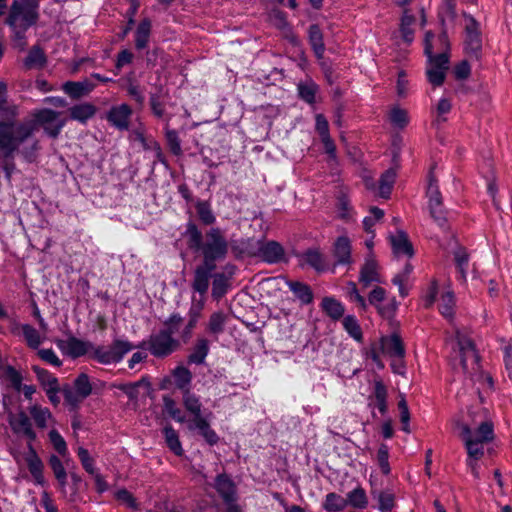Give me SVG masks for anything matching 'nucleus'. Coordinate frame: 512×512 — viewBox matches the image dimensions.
<instances>
[{"label": "nucleus", "instance_id": "obj_1", "mask_svg": "<svg viewBox=\"0 0 512 512\" xmlns=\"http://www.w3.org/2000/svg\"><path fill=\"white\" fill-rule=\"evenodd\" d=\"M183 237L186 245L195 255L201 257V263L195 267L191 287L194 292L204 296L210 285V275L229 254V242L219 227H210L204 232L194 221L185 225Z\"/></svg>", "mask_w": 512, "mask_h": 512}, {"label": "nucleus", "instance_id": "obj_2", "mask_svg": "<svg viewBox=\"0 0 512 512\" xmlns=\"http://www.w3.org/2000/svg\"><path fill=\"white\" fill-rule=\"evenodd\" d=\"M59 112L50 108H42L33 113V118L25 121L13 119L0 121V150L6 159L13 158L14 153L39 126H46L57 121Z\"/></svg>", "mask_w": 512, "mask_h": 512}, {"label": "nucleus", "instance_id": "obj_3", "mask_svg": "<svg viewBox=\"0 0 512 512\" xmlns=\"http://www.w3.org/2000/svg\"><path fill=\"white\" fill-rule=\"evenodd\" d=\"M162 400L164 412L174 421L181 424L187 422L188 430H198L199 435L202 436L210 446H214L219 442L218 434L211 428L209 421L202 415V403L197 394L191 392V390L182 393V404L186 412L192 415L189 421H187L181 409L176 406V401L172 397L164 395Z\"/></svg>", "mask_w": 512, "mask_h": 512}, {"label": "nucleus", "instance_id": "obj_4", "mask_svg": "<svg viewBox=\"0 0 512 512\" xmlns=\"http://www.w3.org/2000/svg\"><path fill=\"white\" fill-rule=\"evenodd\" d=\"M33 0H14L6 24L15 31L18 39L24 37V33L38 20V12Z\"/></svg>", "mask_w": 512, "mask_h": 512}, {"label": "nucleus", "instance_id": "obj_5", "mask_svg": "<svg viewBox=\"0 0 512 512\" xmlns=\"http://www.w3.org/2000/svg\"><path fill=\"white\" fill-rule=\"evenodd\" d=\"M98 386L103 387L104 382L100 380L91 382L90 376L85 372H81L73 380L72 386L66 384L62 387V394L71 410H76L83 400L91 394L97 393Z\"/></svg>", "mask_w": 512, "mask_h": 512}, {"label": "nucleus", "instance_id": "obj_6", "mask_svg": "<svg viewBox=\"0 0 512 512\" xmlns=\"http://www.w3.org/2000/svg\"><path fill=\"white\" fill-rule=\"evenodd\" d=\"M136 347L148 350L157 359H164L179 349L180 342L175 337H171L168 332L158 331L151 334L147 341L140 342Z\"/></svg>", "mask_w": 512, "mask_h": 512}, {"label": "nucleus", "instance_id": "obj_7", "mask_svg": "<svg viewBox=\"0 0 512 512\" xmlns=\"http://www.w3.org/2000/svg\"><path fill=\"white\" fill-rule=\"evenodd\" d=\"M134 348L137 347L128 340L114 339L109 349H105L103 346H96L91 354V358L103 365L119 363Z\"/></svg>", "mask_w": 512, "mask_h": 512}, {"label": "nucleus", "instance_id": "obj_8", "mask_svg": "<svg viewBox=\"0 0 512 512\" xmlns=\"http://www.w3.org/2000/svg\"><path fill=\"white\" fill-rule=\"evenodd\" d=\"M465 26L464 52L471 59L480 60L482 56V33L480 23L472 15L464 14Z\"/></svg>", "mask_w": 512, "mask_h": 512}, {"label": "nucleus", "instance_id": "obj_9", "mask_svg": "<svg viewBox=\"0 0 512 512\" xmlns=\"http://www.w3.org/2000/svg\"><path fill=\"white\" fill-rule=\"evenodd\" d=\"M236 265L228 263L223 272H211L212 279L211 297L213 300H221L231 288V280L236 272Z\"/></svg>", "mask_w": 512, "mask_h": 512}, {"label": "nucleus", "instance_id": "obj_10", "mask_svg": "<svg viewBox=\"0 0 512 512\" xmlns=\"http://www.w3.org/2000/svg\"><path fill=\"white\" fill-rule=\"evenodd\" d=\"M132 115V107L127 103H121L111 106L106 112L105 119L109 125L116 130L128 131L130 129Z\"/></svg>", "mask_w": 512, "mask_h": 512}, {"label": "nucleus", "instance_id": "obj_11", "mask_svg": "<svg viewBox=\"0 0 512 512\" xmlns=\"http://www.w3.org/2000/svg\"><path fill=\"white\" fill-rule=\"evenodd\" d=\"M55 343L63 354L72 359L80 358L86 355L90 350L93 352L94 348H96L92 342L84 341L74 335H70L67 340L58 339Z\"/></svg>", "mask_w": 512, "mask_h": 512}, {"label": "nucleus", "instance_id": "obj_12", "mask_svg": "<svg viewBox=\"0 0 512 512\" xmlns=\"http://www.w3.org/2000/svg\"><path fill=\"white\" fill-rule=\"evenodd\" d=\"M331 253L335 259L333 263L334 268L338 266L350 267L354 263L352 258L351 241L346 235L338 236L335 239L332 245Z\"/></svg>", "mask_w": 512, "mask_h": 512}, {"label": "nucleus", "instance_id": "obj_13", "mask_svg": "<svg viewBox=\"0 0 512 512\" xmlns=\"http://www.w3.org/2000/svg\"><path fill=\"white\" fill-rule=\"evenodd\" d=\"M213 487L224 504L238 501L237 486L227 473L223 472L216 475Z\"/></svg>", "mask_w": 512, "mask_h": 512}, {"label": "nucleus", "instance_id": "obj_14", "mask_svg": "<svg viewBox=\"0 0 512 512\" xmlns=\"http://www.w3.org/2000/svg\"><path fill=\"white\" fill-rule=\"evenodd\" d=\"M388 390L381 379L375 380L373 383V392L368 397V407L372 410L377 409L381 415L388 412Z\"/></svg>", "mask_w": 512, "mask_h": 512}, {"label": "nucleus", "instance_id": "obj_15", "mask_svg": "<svg viewBox=\"0 0 512 512\" xmlns=\"http://www.w3.org/2000/svg\"><path fill=\"white\" fill-rule=\"evenodd\" d=\"M259 255L268 264L287 262L284 247L275 240H269L259 247Z\"/></svg>", "mask_w": 512, "mask_h": 512}, {"label": "nucleus", "instance_id": "obj_16", "mask_svg": "<svg viewBox=\"0 0 512 512\" xmlns=\"http://www.w3.org/2000/svg\"><path fill=\"white\" fill-rule=\"evenodd\" d=\"M433 37L434 34L431 31L426 32L424 39V54L427 56L428 61L432 67L447 71L449 64V53L448 51H444L439 54H433Z\"/></svg>", "mask_w": 512, "mask_h": 512}, {"label": "nucleus", "instance_id": "obj_17", "mask_svg": "<svg viewBox=\"0 0 512 512\" xmlns=\"http://www.w3.org/2000/svg\"><path fill=\"white\" fill-rule=\"evenodd\" d=\"M359 282L364 288L372 283H381V276L378 272V263L372 255L365 258L364 264L360 268Z\"/></svg>", "mask_w": 512, "mask_h": 512}, {"label": "nucleus", "instance_id": "obj_18", "mask_svg": "<svg viewBox=\"0 0 512 512\" xmlns=\"http://www.w3.org/2000/svg\"><path fill=\"white\" fill-rule=\"evenodd\" d=\"M26 463L30 474L32 475L35 484L44 486L45 478L43 475L44 464L38 456L34 446L28 445V456L26 457Z\"/></svg>", "mask_w": 512, "mask_h": 512}, {"label": "nucleus", "instance_id": "obj_19", "mask_svg": "<svg viewBox=\"0 0 512 512\" xmlns=\"http://www.w3.org/2000/svg\"><path fill=\"white\" fill-rule=\"evenodd\" d=\"M380 350L391 357L403 358L405 356V347L401 337L397 333L380 338Z\"/></svg>", "mask_w": 512, "mask_h": 512}, {"label": "nucleus", "instance_id": "obj_20", "mask_svg": "<svg viewBox=\"0 0 512 512\" xmlns=\"http://www.w3.org/2000/svg\"><path fill=\"white\" fill-rule=\"evenodd\" d=\"M285 284L302 306L310 305L314 302L313 290L307 283L287 279Z\"/></svg>", "mask_w": 512, "mask_h": 512}, {"label": "nucleus", "instance_id": "obj_21", "mask_svg": "<svg viewBox=\"0 0 512 512\" xmlns=\"http://www.w3.org/2000/svg\"><path fill=\"white\" fill-rule=\"evenodd\" d=\"M458 346L460 351V363L464 370L468 369V360L471 358L473 362L479 363L480 356L476 350L475 342L467 337H458Z\"/></svg>", "mask_w": 512, "mask_h": 512}, {"label": "nucleus", "instance_id": "obj_22", "mask_svg": "<svg viewBox=\"0 0 512 512\" xmlns=\"http://www.w3.org/2000/svg\"><path fill=\"white\" fill-rule=\"evenodd\" d=\"M210 352V342L207 338H197L191 352L187 356L188 365H203Z\"/></svg>", "mask_w": 512, "mask_h": 512}, {"label": "nucleus", "instance_id": "obj_23", "mask_svg": "<svg viewBox=\"0 0 512 512\" xmlns=\"http://www.w3.org/2000/svg\"><path fill=\"white\" fill-rule=\"evenodd\" d=\"M21 331L22 336L25 339L26 345L33 350L39 348L42 343V338L40 333L30 324H19L15 323L11 327V333L14 335H19Z\"/></svg>", "mask_w": 512, "mask_h": 512}, {"label": "nucleus", "instance_id": "obj_24", "mask_svg": "<svg viewBox=\"0 0 512 512\" xmlns=\"http://www.w3.org/2000/svg\"><path fill=\"white\" fill-rule=\"evenodd\" d=\"M95 87V84L88 80L67 81L63 84L62 89L71 99L77 100L90 94Z\"/></svg>", "mask_w": 512, "mask_h": 512}, {"label": "nucleus", "instance_id": "obj_25", "mask_svg": "<svg viewBox=\"0 0 512 512\" xmlns=\"http://www.w3.org/2000/svg\"><path fill=\"white\" fill-rule=\"evenodd\" d=\"M460 438L464 442V446L467 450V459L480 460L484 456L483 444H479L470 438V427L467 424L460 426Z\"/></svg>", "mask_w": 512, "mask_h": 512}, {"label": "nucleus", "instance_id": "obj_26", "mask_svg": "<svg viewBox=\"0 0 512 512\" xmlns=\"http://www.w3.org/2000/svg\"><path fill=\"white\" fill-rule=\"evenodd\" d=\"M319 91L320 86L311 78L300 81L297 84L298 98L310 106H313L317 102V94Z\"/></svg>", "mask_w": 512, "mask_h": 512}, {"label": "nucleus", "instance_id": "obj_27", "mask_svg": "<svg viewBox=\"0 0 512 512\" xmlns=\"http://www.w3.org/2000/svg\"><path fill=\"white\" fill-rule=\"evenodd\" d=\"M304 264L314 269L317 273H323L328 269L325 255L318 248H308L301 256Z\"/></svg>", "mask_w": 512, "mask_h": 512}, {"label": "nucleus", "instance_id": "obj_28", "mask_svg": "<svg viewBox=\"0 0 512 512\" xmlns=\"http://www.w3.org/2000/svg\"><path fill=\"white\" fill-rule=\"evenodd\" d=\"M308 42L315 57L320 60L324 57L326 50L324 35L318 24H311L308 28Z\"/></svg>", "mask_w": 512, "mask_h": 512}, {"label": "nucleus", "instance_id": "obj_29", "mask_svg": "<svg viewBox=\"0 0 512 512\" xmlns=\"http://www.w3.org/2000/svg\"><path fill=\"white\" fill-rule=\"evenodd\" d=\"M392 250L396 255L412 257L414 248L405 231L399 230L396 235L390 236Z\"/></svg>", "mask_w": 512, "mask_h": 512}, {"label": "nucleus", "instance_id": "obj_30", "mask_svg": "<svg viewBox=\"0 0 512 512\" xmlns=\"http://www.w3.org/2000/svg\"><path fill=\"white\" fill-rule=\"evenodd\" d=\"M171 374L176 389L181 391V393L191 390L193 374L187 367L182 364L177 365L172 369Z\"/></svg>", "mask_w": 512, "mask_h": 512}, {"label": "nucleus", "instance_id": "obj_31", "mask_svg": "<svg viewBox=\"0 0 512 512\" xmlns=\"http://www.w3.org/2000/svg\"><path fill=\"white\" fill-rule=\"evenodd\" d=\"M322 311L333 321H338L344 317L345 306L334 296H326L320 303Z\"/></svg>", "mask_w": 512, "mask_h": 512}, {"label": "nucleus", "instance_id": "obj_32", "mask_svg": "<svg viewBox=\"0 0 512 512\" xmlns=\"http://www.w3.org/2000/svg\"><path fill=\"white\" fill-rule=\"evenodd\" d=\"M97 108L92 103H80L69 108V117L71 120L86 124L96 114Z\"/></svg>", "mask_w": 512, "mask_h": 512}, {"label": "nucleus", "instance_id": "obj_33", "mask_svg": "<svg viewBox=\"0 0 512 512\" xmlns=\"http://www.w3.org/2000/svg\"><path fill=\"white\" fill-rule=\"evenodd\" d=\"M162 434L165 439L166 446L173 452L174 455L181 457L184 454L181 441L179 439L178 432L173 428L171 424H166L162 429Z\"/></svg>", "mask_w": 512, "mask_h": 512}, {"label": "nucleus", "instance_id": "obj_34", "mask_svg": "<svg viewBox=\"0 0 512 512\" xmlns=\"http://www.w3.org/2000/svg\"><path fill=\"white\" fill-rule=\"evenodd\" d=\"M152 29V22L149 18L142 19L135 31V48L143 50L148 46Z\"/></svg>", "mask_w": 512, "mask_h": 512}, {"label": "nucleus", "instance_id": "obj_35", "mask_svg": "<svg viewBox=\"0 0 512 512\" xmlns=\"http://www.w3.org/2000/svg\"><path fill=\"white\" fill-rule=\"evenodd\" d=\"M470 438L471 440L479 443L485 444L491 442L494 439V426L490 421L482 422L475 431H472L470 428Z\"/></svg>", "mask_w": 512, "mask_h": 512}, {"label": "nucleus", "instance_id": "obj_36", "mask_svg": "<svg viewBox=\"0 0 512 512\" xmlns=\"http://www.w3.org/2000/svg\"><path fill=\"white\" fill-rule=\"evenodd\" d=\"M46 63L47 57L44 50L39 45L32 46L24 59V66L27 69L42 68Z\"/></svg>", "mask_w": 512, "mask_h": 512}, {"label": "nucleus", "instance_id": "obj_37", "mask_svg": "<svg viewBox=\"0 0 512 512\" xmlns=\"http://www.w3.org/2000/svg\"><path fill=\"white\" fill-rule=\"evenodd\" d=\"M204 307V303L202 301L197 304H192L188 311V322L186 323L183 331L182 337L189 338L192 335L194 328L197 326V323L201 317V313Z\"/></svg>", "mask_w": 512, "mask_h": 512}, {"label": "nucleus", "instance_id": "obj_38", "mask_svg": "<svg viewBox=\"0 0 512 512\" xmlns=\"http://www.w3.org/2000/svg\"><path fill=\"white\" fill-rule=\"evenodd\" d=\"M195 209L200 222L205 226H211L216 222L211 204L206 200H198L195 204Z\"/></svg>", "mask_w": 512, "mask_h": 512}, {"label": "nucleus", "instance_id": "obj_39", "mask_svg": "<svg viewBox=\"0 0 512 512\" xmlns=\"http://www.w3.org/2000/svg\"><path fill=\"white\" fill-rule=\"evenodd\" d=\"M162 87L158 88V92H151L149 95V106L151 113L157 119H163L166 115V104L161 95Z\"/></svg>", "mask_w": 512, "mask_h": 512}, {"label": "nucleus", "instance_id": "obj_40", "mask_svg": "<svg viewBox=\"0 0 512 512\" xmlns=\"http://www.w3.org/2000/svg\"><path fill=\"white\" fill-rule=\"evenodd\" d=\"M372 496L378 501L380 512H392L395 506V495L388 490L372 491Z\"/></svg>", "mask_w": 512, "mask_h": 512}, {"label": "nucleus", "instance_id": "obj_41", "mask_svg": "<svg viewBox=\"0 0 512 512\" xmlns=\"http://www.w3.org/2000/svg\"><path fill=\"white\" fill-rule=\"evenodd\" d=\"M227 315L223 311L213 312L207 324V331L213 335H220L225 330V324L227 322Z\"/></svg>", "mask_w": 512, "mask_h": 512}, {"label": "nucleus", "instance_id": "obj_42", "mask_svg": "<svg viewBox=\"0 0 512 512\" xmlns=\"http://www.w3.org/2000/svg\"><path fill=\"white\" fill-rule=\"evenodd\" d=\"M342 324L344 330L351 338H353L358 343L363 342V332L357 318L354 315L344 316Z\"/></svg>", "mask_w": 512, "mask_h": 512}, {"label": "nucleus", "instance_id": "obj_43", "mask_svg": "<svg viewBox=\"0 0 512 512\" xmlns=\"http://www.w3.org/2000/svg\"><path fill=\"white\" fill-rule=\"evenodd\" d=\"M345 500L347 502V506H351L355 509H364L368 504L366 492L361 487H357L348 492Z\"/></svg>", "mask_w": 512, "mask_h": 512}, {"label": "nucleus", "instance_id": "obj_44", "mask_svg": "<svg viewBox=\"0 0 512 512\" xmlns=\"http://www.w3.org/2000/svg\"><path fill=\"white\" fill-rule=\"evenodd\" d=\"M454 307H455L454 292L451 290L444 292L441 295V299H440V304H439V308H438L439 313L447 319L453 318V316L455 314Z\"/></svg>", "mask_w": 512, "mask_h": 512}, {"label": "nucleus", "instance_id": "obj_45", "mask_svg": "<svg viewBox=\"0 0 512 512\" xmlns=\"http://www.w3.org/2000/svg\"><path fill=\"white\" fill-rule=\"evenodd\" d=\"M32 371L35 373L37 380L44 390L53 386L59 385L58 378L49 370L42 368L38 365L32 366Z\"/></svg>", "mask_w": 512, "mask_h": 512}, {"label": "nucleus", "instance_id": "obj_46", "mask_svg": "<svg viewBox=\"0 0 512 512\" xmlns=\"http://www.w3.org/2000/svg\"><path fill=\"white\" fill-rule=\"evenodd\" d=\"M426 195L428 197V206H437L443 204L442 194L439 190V186L437 184V179L433 175L432 172L429 173L428 176V187L426 191Z\"/></svg>", "mask_w": 512, "mask_h": 512}, {"label": "nucleus", "instance_id": "obj_47", "mask_svg": "<svg viewBox=\"0 0 512 512\" xmlns=\"http://www.w3.org/2000/svg\"><path fill=\"white\" fill-rule=\"evenodd\" d=\"M429 212L434 222L443 232H448L450 230V225L447 218L448 212L443 204L430 206Z\"/></svg>", "mask_w": 512, "mask_h": 512}, {"label": "nucleus", "instance_id": "obj_48", "mask_svg": "<svg viewBox=\"0 0 512 512\" xmlns=\"http://www.w3.org/2000/svg\"><path fill=\"white\" fill-rule=\"evenodd\" d=\"M395 179H396V172L392 168L386 170L381 175L380 180H379V190H380V195L382 198L387 199L390 197Z\"/></svg>", "mask_w": 512, "mask_h": 512}, {"label": "nucleus", "instance_id": "obj_49", "mask_svg": "<svg viewBox=\"0 0 512 512\" xmlns=\"http://www.w3.org/2000/svg\"><path fill=\"white\" fill-rule=\"evenodd\" d=\"M346 507L347 502L345 498L334 492L328 493L323 503V508L327 512H340L344 510Z\"/></svg>", "mask_w": 512, "mask_h": 512}, {"label": "nucleus", "instance_id": "obj_50", "mask_svg": "<svg viewBox=\"0 0 512 512\" xmlns=\"http://www.w3.org/2000/svg\"><path fill=\"white\" fill-rule=\"evenodd\" d=\"M29 412L38 428L44 429L47 427V420L52 416L49 408L35 404L29 408Z\"/></svg>", "mask_w": 512, "mask_h": 512}, {"label": "nucleus", "instance_id": "obj_51", "mask_svg": "<svg viewBox=\"0 0 512 512\" xmlns=\"http://www.w3.org/2000/svg\"><path fill=\"white\" fill-rule=\"evenodd\" d=\"M389 120L396 128L403 129L409 123L408 113L405 109L395 106L390 111Z\"/></svg>", "mask_w": 512, "mask_h": 512}, {"label": "nucleus", "instance_id": "obj_52", "mask_svg": "<svg viewBox=\"0 0 512 512\" xmlns=\"http://www.w3.org/2000/svg\"><path fill=\"white\" fill-rule=\"evenodd\" d=\"M165 139L170 152L175 156L182 155L181 140L175 129H166Z\"/></svg>", "mask_w": 512, "mask_h": 512}, {"label": "nucleus", "instance_id": "obj_53", "mask_svg": "<svg viewBox=\"0 0 512 512\" xmlns=\"http://www.w3.org/2000/svg\"><path fill=\"white\" fill-rule=\"evenodd\" d=\"M377 463L383 475H389L391 472L389 464V447L385 443H381L377 451Z\"/></svg>", "mask_w": 512, "mask_h": 512}, {"label": "nucleus", "instance_id": "obj_54", "mask_svg": "<svg viewBox=\"0 0 512 512\" xmlns=\"http://www.w3.org/2000/svg\"><path fill=\"white\" fill-rule=\"evenodd\" d=\"M452 254L456 269H468L470 254L464 246L458 245Z\"/></svg>", "mask_w": 512, "mask_h": 512}, {"label": "nucleus", "instance_id": "obj_55", "mask_svg": "<svg viewBox=\"0 0 512 512\" xmlns=\"http://www.w3.org/2000/svg\"><path fill=\"white\" fill-rule=\"evenodd\" d=\"M14 433L21 434L25 429L32 426L30 418L24 411H20L15 419L9 421Z\"/></svg>", "mask_w": 512, "mask_h": 512}, {"label": "nucleus", "instance_id": "obj_56", "mask_svg": "<svg viewBox=\"0 0 512 512\" xmlns=\"http://www.w3.org/2000/svg\"><path fill=\"white\" fill-rule=\"evenodd\" d=\"M337 210L338 216L344 221H349L352 218V207L350 201L345 194H340L337 197Z\"/></svg>", "mask_w": 512, "mask_h": 512}, {"label": "nucleus", "instance_id": "obj_57", "mask_svg": "<svg viewBox=\"0 0 512 512\" xmlns=\"http://www.w3.org/2000/svg\"><path fill=\"white\" fill-rule=\"evenodd\" d=\"M183 322V317L178 312L172 313L164 322V327L159 331H166L171 337L178 332L180 325Z\"/></svg>", "mask_w": 512, "mask_h": 512}, {"label": "nucleus", "instance_id": "obj_58", "mask_svg": "<svg viewBox=\"0 0 512 512\" xmlns=\"http://www.w3.org/2000/svg\"><path fill=\"white\" fill-rule=\"evenodd\" d=\"M77 456H78L84 470L88 474L94 475L96 472L95 460L90 456L89 451L83 447H79L77 450Z\"/></svg>", "mask_w": 512, "mask_h": 512}, {"label": "nucleus", "instance_id": "obj_59", "mask_svg": "<svg viewBox=\"0 0 512 512\" xmlns=\"http://www.w3.org/2000/svg\"><path fill=\"white\" fill-rule=\"evenodd\" d=\"M4 374H5L6 379H8L10 381L11 386L16 391H21V388L23 385L22 384V381H23L22 374L15 367H13L11 365H8L5 368Z\"/></svg>", "mask_w": 512, "mask_h": 512}, {"label": "nucleus", "instance_id": "obj_60", "mask_svg": "<svg viewBox=\"0 0 512 512\" xmlns=\"http://www.w3.org/2000/svg\"><path fill=\"white\" fill-rule=\"evenodd\" d=\"M37 355L42 361L54 367H60L63 364L62 360L57 356L52 348L38 349Z\"/></svg>", "mask_w": 512, "mask_h": 512}, {"label": "nucleus", "instance_id": "obj_61", "mask_svg": "<svg viewBox=\"0 0 512 512\" xmlns=\"http://www.w3.org/2000/svg\"><path fill=\"white\" fill-rule=\"evenodd\" d=\"M48 436L57 453L64 456L67 453V444L62 435L56 429H52Z\"/></svg>", "mask_w": 512, "mask_h": 512}, {"label": "nucleus", "instance_id": "obj_62", "mask_svg": "<svg viewBox=\"0 0 512 512\" xmlns=\"http://www.w3.org/2000/svg\"><path fill=\"white\" fill-rule=\"evenodd\" d=\"M439 293V286L437 280L433 279L424 295V307L426 309L431 308L437 300Z\"/></svg>", "mask_w": 512, "mask_h": 512}, {"label": "nucleus", "instance_id": "obj_63", "mask_svg": "<svg viewBox=\"0 0 512 512\" xmlns=\"http://www.w3.org/2000/svg\"><path fill=\"white\" fill-rule=\"evenodd\" d=\"M115 498L118 501H121V502L125 503L129 508H131L133 510H138L139 509V504L137 502V499L126 488L119 489L115 493Z\"/></svg>", "mask_w": 512, "mask_h": 512}, {"label": "nucleus", "instance_id": "obj_64", "mask_svg": "<svg viewBox=\"0 0 512 512\" xmlns=\"http://www.w3.org/2000/svg\"><path fill=\"white\" fill-rule=\"evenodd\" d=\"M445 73H446V71L443 69L431 67V68L427 69V71H426L427 80L433 86L439 87V86L443 85V83L445 81V77H446Z\"/></svg>", "mask_w": 512, "mask_h": 512}]
</instances>
